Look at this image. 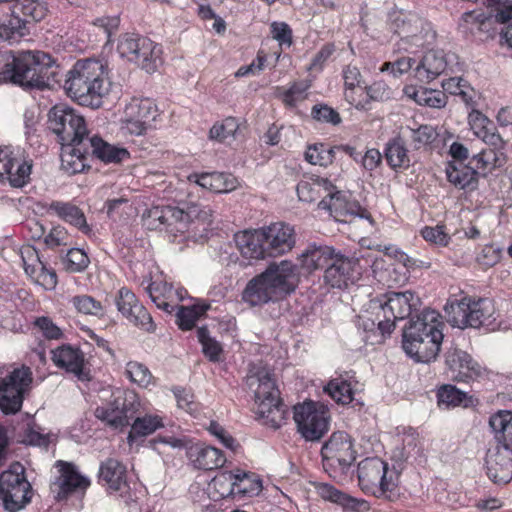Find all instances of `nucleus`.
Instances as JSON below:
<instances>
[{"instance_id":"f257e3e1","label":"nucleus","mask_w":512,"mask_h":512,"mask_svg":"<svg viewBox=\"0 0 512 512\" xmlns=\"http://www.w3.org/2000/svg\"><path fill=\"white\" fill-rule=\"evenodd\" d=\"M61 70L55 60L43 51H22L3 66L0 78L25 90H44L60 83Z\"/></svg>"},{"instance_id":"f03ea898","label":"nucleus","mask_w":512,"mask_h":512,"mask_svg":"<svg viewBox=\"0 0 512 512\" xmlns=\"http://www.w3.org/2000/svg\"><path fill=\"white\" fill-rule=\"evenodd\" d=\"M441 315L435 310L424 309L416 316L410 317L402 331V348L416 362L434 361L443 341Z\"/></svg>"},{"instance_id":"7ed1b4c3","label":"nucleus","mask_w":512,"mask_h":512,"mask_svg":"<svg viewBox=\"0 0 512 512\" xmlns=\"http://www.w3.org/2000/svg\"><path fill=\"white\" fill-rule=\"evenodd\" d=\"M299 283L298 267L292 261L271 262L246 285L242 299L251 306H261L293 293Z\"/></svg>"},{"instance_id":"20e7f679","label":"nucleus","mask_w":512,"mask_h":512,"mask_svg":"<svg viewBox=\"0 0 512 512\" xmlns=\"http://www.w3.org/2000/svg\"><path fill=\"white\" fill-rule=\"evenodd\" d=\"M106 65L100 60H78L66 74L64 89L80 105L98 108L108 92Z\"/></svg>"},{"instance_id":"39448f33","label":"nucleus","mask_w":512,"mask_h":512,"mask_svg":"<svg viewBox=\"0 0 512 512\" xmlns=\"http://www.w3.org/2000/svg\"><path fill=\"white\" fill-rule=\"evenodd\" d=\"M246 384L254 392L257 414L266 424L275 429L279 428L286 418L287 410L269 369L262 365L251 367Z\"/></svg>"},{"instance_id":"423d86ee","label":"nucleus","mask_w":512,"mask_h":512,"mask_svg":"<svg viewBox=\"0 0 512 512\" xmlns=\"http://www.w3.org/2000/svg\"><path fill=\"white\" fill-rule=\"evenodd\" d=\"M447 321L453 327L493 329L496 320L495 306L488 298L462 297L460 300H449L445 306Z\"/></svg>"},{"instance_id":"0eeeda50","label":"nucleus","mask_w":512,"mask_h":512,"mask_svg":"<svg viewBox=\"0 0 512 512\" xmlns=\"http://www.w3.org/2000/svg\"><path fill=\"white\" fill-rule=\"evenodd\" d=\"M358 479L361 488L377 498L395 501L400 492L397 474L378 457L366 458L358 464Z\"/></svg>"},{"instance_id":"6e6552de","label":"nucleus","mask_w":512,"mask_h":512,"mask_svg":"<svg viewBox=\"0 0 512 512\" xmlns=\"http://www.w3.org/2000/svg\"><path fill=\"white\" fill-rule=\"evenodd\" d=\"M376 313L377 327L382 336H389L395 329L396 322L404 320L417 312L421 307V300L412 291L390 292L384 296Z\"/></svg>"},{"instance_id":"1a4fd4ad","label":"nucleus","mask_w":512,"mask_h":512,"mask_svg":"<svg viewBox=\"0 0 512 512\" xmlns=\"http://www.w3.org/2000/svg\"><path fill=\"white\" fill-rule=\"evenodd\" d=\"M31 497V484L19 462L13 463L0 474V499L6 511L18 512L31 501Z\"/></svg>"},{"instance_id":"9d476101","label":"nucleus","mask_w":512,"mask_h":512,"mask_svg":"<svg viewBox=\"0 0 512 512\" xmlns=\"http://www.w3.org/2000/svg\"><path fill=\"white\" fill-rule=\"evenodd\" d=\"M324 470L333 478L346 473L356 459V451L350 435L344 431L331 434L321 448Z\"/></svg>"},{"instance_id":"9b49d317","label":"nucleus","mask_w":512,"mask_h":512,"mask_svg":"<svg viewBox=\"0 0 512 512\" xmlns=\"http://www.w3.org/2000/svg\"><path fill=\"white\" fill-rule=\"evenodd\" d=\"M139 408L138 395L131 390H122L114 394L112 401L97 407L94 415L109 427L122 430L130 425Z\"/></svg>"},{"instance_id":"f8f14e48","label":"nucleus","mask_w":512,"mask_h":512,"mask_svg":"<svg viewBox=\"0 0 512 512\" xmlns=\"http://www.w3.org/2000/svg\"><path fill=\"white\" fill-rule=\"evenodd\" d=\"M48 127L57 135L61 145L89 137L83 116L65 104L50 109Z\"/></svg>"},{"instance_id":"ddd939ff","label":"nucleus","mask_w":512,"mask_h":512,"mask_svg":"<svg viewBox=\"0 0 512 512\" xmlns=\"http://www.w3.org/2000/svg\"><path fill=\"white\" fill-rule=\"evenodd\" d=\"M32 380V371L27 366L15 368L0 378V410L4 414H16L21 410Z\"/></svg>"},{"instance_id":"4468645a","label":"nucleus","mask_w":512,"mask_h":512,"mask_svg":"<svg viewBox=\"0 0 512 512\" xmlns=\"http://www.w3.org/2000/svg\"><path fill=\"white\" fill-rule=\"evenodd\" d=\"M294 420L306 441H319L329 429L328 412L313 402L294 406Z\"/></svg>"},{"instance_id":"2eb2a0df","label":"nucleus","mask_w":512,"mask_h":512,"mask_svg":"<svg viewBox=\"0 0 512 512\" xmlns=\"http://www.w3.org/2000/svg\"><path fill=\"white\" fill-rule=\"evenodd\" d=\"M32 160L20 148H0V181H7L14 188H22L30 181Z\"/></svg>"},{"instance_id":"dca6fc26","label":"nucleus","mask_w":512,"mask_h":512,"mask_svg":"<svg viewBox=\"0 0 512 512\" xmlns=\"http://www.w3.org/2000/svg\"><path fill=\"white\" fill-rule=\"evenodd\" d=\"M460 70L459 57L455 53L431 49L417 63L414 72L419 81L429 83L442 74Z\"/></svg>"},{"instance_id":"f3484780","label":"nucleus","mask_w":512,"mask_h":512,"mask_svg":"<svg viewBox=\"0 0 512 512\" xmlns=\"http://www.w3.org/2000/svg\"><path fill=\"white\" fill-rule=\"evenodd\" d=\"M318 208L326 210L335 220L347 222V217H359L373 222L370 213L356 200L350 199V195L339 191L332 184L328 194L318 203Z\"/></svg>"},{"instance_id":"a211bd4d","label":"nucleus","mask_w":512,"mask_h":512,"mask_svg":"<svg viewBox=\"0 0 512 512\" xmlns=\"http://www.w3.org/2000/svg\"><path fill=\"white\" fill-rule=\"evenodd\" d=\"M118 311L136 327L153 333L156 325L147 309L138 301L136 295L128 288L122 287L116 297Z\"/></svg>"},{"instance_id":"6ab92c4d","label":"nucleus","mask_w":512,"mask_h":512,"mask_svg":"<svg viewBox=\"0 0 512 512\" xmlns=\"http://www.w3.org/2000/svg\"><path fill=\"white\" fill-rule=\"evenodd\" d=\"M56 467L59 468L60 475L52 483L51 491L58 501L67 499L72 493L83 492L89 487L90 480L81 475L74 464L59 460Z\"/></svg>"},{"instance_id":"aec40b11","label":"nucleus","mask_w":512,"mask_h":512,"mask_svg":"<svg viewBox=\"0 0 512 512\" xmlns=\"http://www.w3.org/2000/svg\"><path fill=\"white\" fill-rule=\"evenodd\" d=\"M488 478L497 485H505L512 480V449L501 445L488 448L485 458Z\"/></svg>"},{"instance_id":"412c9836","label":"nucleus","mask_w":512,"mask_h":512,"mask_svg":"<svg viewBox=\"0 0 512 512\" xmlns=\"http://www.w3.org/2000/svg\"><path fill=\"white\" fill-rule=\"evenodd\" d=\"M357 261L337 251L324 271V282L332 288L342 289L354 283Z\"/></svg>"},{"instance_id":"4be33fe9","label":"nucleus","mask_w":512,"mask_h":512,"mask_svg":"<svg viewBox=\"0 0 512 512\" xmlns=\"http://www.w3.org/2000/svg\"><path fill=\"white\" fill-rule=\"evenodd\" d=\"M61 146V167L66 173L74 175L90 167L89 137Z\"/></svg>"},{"instance_id":"5701e85b","label":"nucleus","mask_w":512,"mask_h":512,"mask_svg":"<svg viewBox=\"0 0 512 512\" xmlns=\"http://www.w3.org/2000/svg\"><path fill=\"white\" fill-rule=\"evenodd\" d=\"M265 233L266 249L269 257H278L295 246V231L290 225L277 222L262 228Z\"/></svg>"},{"instance_id":"b1692460","label":"nucleus","mask_w":512,"mask_h":512,"mask_svg":"<svg viewBox=\"0 0 512 512\" xmlns=\"http://www.w3.org/2000/svg\"><path fill=\"white\" fill-rule=\"evenodd\" d=\"M11 22L19 20L22 24L19 31L20 38L29 33L27 24L41 21L47 13V7L40 0H13L8 7Z\"/></svg>"},{"instance_id":"393cba45","label":"nucleus","mask_w":512,"mask_h":512,"mask_svg":"<svg viewBox=\"0 0 512 512\" xmlns=\"http://www.w3.org/2000/svg\"><path fill=\"white\" fill-rule=\"evenodd\" d=\"M445 363L450 377L459 382H468L480 374V366L472 357L458 348H450L445 354Z\"/></svg>"},{"instance_id":"a878e982","label":"nucleus","mask_w":512,"mask_h":512,"mask_svg":"<svg viewBox=\"0 0 512 512\" xmlns=\"http://www.w3.org/2000/svg\"><path fill=\"white\" fill-rule=\"evenodd\" d=\"M265 233L261 229L244 230L234 236L236 246L242 257L252 260L264 259L268 256Z\"/></svg>"},{"instance_id":"bb28decb","label":"nucleus","mask_w":512,"mask_h":512,"mask_svg":"<svg viewBox=\"0 0 512 512\" xmlns=\"http://www.w3.org/2000/svg\"><path fill=\"white\" fill-rule=\"evenodd\" d=\"M187 458L196 469L213 470L222 467L225 457L221 450L205 446L203 444H192L187 447Z\"/></svg>"},{"instance_id":"cd10ccee","label":"nucleus","mask_w":512,"mask_h":512,"mask_svg":"<svg viewBox=\"0 0 512 512\" xmlns=\"http://www.w3.org/2000/svg\"><path fill=\"white\" fill-rule=\"evenodd\" d=\"M358 381L355 373L346 371L335 378H332L325 386L324 392L336 403L347 405L354 400L355 387Z\"/></svg>"},{"instance_id":"c85d7f7f","label":"nucleus","mask_w":512,"mask_h":512,"mask_svg":"<svg viewBox=\"0 0 512 512\" xmlns=\"http://www.w3.org/2000/svg\"><path fill=\"white\" fill-rule=\"evenodd\" d=\"M337 251L327 245L309 243L299 255L301 267L307 272L326 268Z\"/></svg>"},{"instance_id":"c756f323","label":"nucleus","mask_w":512,"mask_h":512,"mask_svg":"<svg viewBox=\"0 0 512 512\" xmlns=\"http://www.w3.org/2000/svg\"><path fill=\"white\" fill-rule=\"evenodd\" d=\"M47 212L75 226L84 234H89L92 231L83 211L71 202L52 201L47 207Z\"/></svg>"},{"instance_id":"7c9ffc66","label":"nucleus","mask_w":512,"mask_h":512,"mask_svg":"<svg viewBox=\"0 0 512 512\" xmlns=\"http://www.w3.org/2000/svg\"><path fill=\"white\" fill-rule=\"evenodd\" d=\"M89 148L92 157L105 163H121L130 158L126 148L111 145L97 135L89 136Z\"/></svg>"},{"instance_id":"2f4dec72","label":"nucleus","mask_w":512,"mask_h":512,"mask_svg":"<svg viewBox=\"0 0 512 512\" xmlns=\"http://www.w3.org/2000/svg\"><path fill=\"white\" fill-rule=\"evenodd\" d=\"M52 361L57 367L75 374L79 379L82 378L84 357L79 349L62 345L52 350Z\"/></svg>"},{"instance_id":"473e14b6","label":"nucleus","mask_w":512,"mask_h":512,"mask_svg":"<svg viewBox=\"0 0 512 512\" xmlns=\"http://www.w3.org/2000/svg\"><path fill=\"white\" fill-rule=\"evenodd\" d=\"M183 217V210L171 206H154L143 215L144 225L149 230L173 226V221Z\"/></svg>"},{"instance_id":"72a5a7b5","label":"nucleus","mask_w":512,"mask_h":512,"mask_svg":"<svg viewBox=\"0 0 512 512\" xmlns=\"http://www.w3.org/2000/svg\"><path fill=\"white\" fill-rule=\"evenodd\" d=\"M99 479L113 491L126 486V467L117 459L108 458L101 463Z\"/></svg>"},{"instance_id":"f704fd0d","label":"nucleus","mask_w":512,"mask_h":512,"mask_svg":"<svg viewBox=\"0 0 512 512\" xmlns=\"http://www.w3.org/2000/svg\"><path fill=\"white\" fill-rule=\"evenodd\" d=\"M489 425L494 433L496 443L512 449V412L500 410L489 419Z\"/></svg>"},{"instance_id":"c9c22d12","label":"nucleus","mask_w":512,"mask_h":512,"mask_svg":"<svg viewBox=\"0 0 512 512\" xmlns=\"http://www.w3.org/2000/svg\"><path fill=\"white\" fill-rule=\"evenodd\" d=\"M195 178V183L199 186L209 189L217 193H227L237 187V179L227 173H202L200 175L194 174L190 177Z\"/></svg>"},{"instance_id":"e433bc0d","label":"nucleus","mask_w":512,"mask_h":512,"mask_svg":"<svg viewBox=\"0 0 512 512\" xmlns=\"http://www.w3.org/2000/svg\"><path fill=\"white\" fill-rule=\"evenodd\" d=\"M332 182L327 178L311 177L307 180H301L296 187L297 195L300 201L314 202L317 199H323V196L331 190Z\"/></svg>"},{"instance_id":"4c0bfd02","label":"nucleus","mask_w":512,"mask_h":512,"mask_svg":"<svg viewBox=\"0 0 512 512\" xmlns=\"http://www.w3.org/2000/svg\"><path fill=\"white\" fill-rule=\"evenodd\" d=\"M445 173L447 180L459 189H473L477 184V171L463 163L449 162Z\"/></svg>"},{"instance_id":"58836bf2","label":"nucleus","mask_w":512,"mask_h":512,"mask_svg":"<svg viewBox=\"0 0 512 512\" xmlns=\"http://www.w3.org/2000/svg\"><path fill=\"white\" fill-rule=\"evenodd\" d=\"M144 46L147 48L145 51L141 48V45H139V49L135 52L137 59H131L130 62L136 64L147 73H154L163 63L161 57L162 49L149 38L148 44L145 43Z\"/></svg>"},{"instance_id":"ea45409f","label":"nucleus","mask_w":512,"mask_h":512,"mask_svg":"<svg viewBox=\"0 0 512 512\" xmlns=\"http://www.w3.org/2000/svg\"><path fill=\"white\" fill-rule=\"evenodd\" d=\"M126 117H134L139 119L148 127L152 126L156 118L159 116L156 104L149 98L137 99L134 98L126 105L124 110Z\"/></svg>"},{"instance_id":"a19ab883","label":"nucleus","mask_w":512,"mask_h":512,"mask_svg":"<svg viewBox=\"0 0 512 512\" xmlns=\"http://www.w3.org/2000/svg\"><path fill=\"white\" fill-rule=\"evenodd\" d=\"M162 427H164V423L158 415L146 414L142 417H136L131 424L127 441L129 444H132L137 438L151 435Z\"/></svg>"},{"instance_id":"79ce46f5","label":"nucleus","mask_w":512,"mask_h":512,"mask_svg":"<svg viewBox=\"0 0 512 512\" xmlns=\"http://www.w3.org/2000/svg\"><path fill=\"white\" fill-rule=\"evenodd\" d=\"M404 141L400 137L390 139L386 143L384 155L392 169L408 167L410 159Z\"/></svg>"},{"instance_id":"37998d69","label":"nucleus","mask_w":512,"mask_h":512,"mask_svg":"<svg viewBox=\"0 0 512 512\" xmlns=\"http://www.w3.org/2000/svg\"><path fill=\"white\" fill-rule=\"evenodd\" d=\"M406 93L414 101L423 106L431 108H443L447 104V96L443 91L432 90L427 88H408Z\"/></svg>"},{"instance_id":"c03bdc74","label":"nucleus","mask_w":512,"mask_h":512,"mask_svg":"<svg viewBox=\"0 0 512 512\" xmlns=\"http://www.w3.org/2000/svg\"><path fill=\"white\" fill-rule=\"evenodd\" d=\"M235 480V496H254L262 490V482L254 473L237 469L234 471Z\"/></svg>"},{"instance_id":"a18cd8bd","label":"nucleus","mask_w":512,"mask_h":512,"mask_svg":"<svg viewBox=\"0 0 512 512\" xmlns=\"http://www.w3.org/2000/svg\"><path fill=\"white\" fill-rule=\"evenodd\" d=\"M148 44V38L135 33L122 34L117 43V53L123 59L131 61L136 58V50L139 49V45L144 50L147 49L144 45Z\"/></svg>"},{"instance_id":"49530a36","label":"nucleus","mask_w":512,"mask_h":512,"mask_svg":"<svg viewBox=\"0 0 512 512\" xmlns=\"http://www.w3.org/2000/svg\"><path fill=\"white\" fill-rule=\"evenodd\" d=\"M490 4H497V13L494 15L496 22L503 24L501 38L512 48V3L509 0H489Z\"/></svg>"},{"instance_id":"de8ad7c7","label":"nucleus","mask_w":512,"mask_h":512,"mask_svg":"<svg viewBox=\"0 0 512 512\" xmlns=\"http://www.w3.org/2000/svg\"><path fill=\"white\" fill-rule=\"evenodd\" d=\"M234 471H222L210 482L209 488L216 494L215 499L235 497Z\"/></svg>"},{"instance_id":"09e8293b","label":"nucleus","mask_w":512,"mask_h":512,"mask_svg":"<svg viewBox=\"0 0 512 512\" xmlns=\"http://www.w3.org/2000/svg\"><path fill=\"white\" fill-rule=\"evenodd\" d=\"M466 401L467 394L453 385H443L437 392V403L440 408L467 406Z\"/></svg>"},{"instance_id":"8fccbe9b","label":"nucleus","mask_w":512,"mask_h":512,"mask_svg":"<svg viewBox=\"0 0 512 512\" xmlns=\"http://www.w3.org/2000/svg\"><path fill=\"white\" fill-rule=\"evenodd\" d=\"M336 147H327L318 143L310 145L305 152V159L313 165L328 166L334 160Z\"/></svg>"},{"instance_id":"3c124183","label":"nucleus","mask_w":512,"mask_h":512,"mask_svg":"<svg viewBox=\"0 0 512 512\" xmlns=\"http://www.w3.org/2000/svg\"><path fill=\"white\" fill-rule=\"evenodd\" d=\"M424 29L411 39L407 40V44H399V49H403L409 53H415L419 48H425L433 45L436 40V32L432 26H424Z\"/></svg>"},{"instance_id":"603ef678","label":"nucleus","mask_w":512,"mask_h":512,"mask_svg":"<svg viewBox=\"0 0 512 512\" xmlns=\"http://www.w3.org/2000/svg\"><path fill=\"white\" fill-rule=\"evenodd\" d=\"M70 302L77 312L84 315L101 316L103 307L100 301L90 295H77L71 298Z\"/></svg>"},{"instance_id":"864d4df0","label":"nucleus","mask_w":512,"mask_h":512,"mask_svg":"<svg viewBox=\"0 0 512 512\" xmlns=\"http://www.w3.org/2000/svg\"><path fill=\"white\" fill-rule=\"evenodd\" d=\"M125 373L132 382L143 388H147L153 381L148 367L137 361L128 362Z\"/></svg>"},{"instance_id":"5fc2aeb1","label":"nucleus","mask_w":512,"mask_h":512,"mask_svg":"<svg viewBox=\"0 0 512 512\" xmlns=\"http://www.w3.org/2000/svg\"><path fill=\"white\" fill-rule=\"evenodd\" d=\"M197 338L202 345L204 355L208 357L210 361H218L222 353V346L218 341L210 337L206 327L203 326L197 329Z\"/></svg>"},{"instance_id":"6e6d98bb","label":"nucleus","mask_w":512,"mask_h":512,"mask_svg":"<svg viewBox=\"0 0 512 512\" xmlns=\"http://www.w3.org/2000/svg\"><path fill=\"white\" fill-rule=\"evenodd\" d=\"M206 308L191 306L178 307V311L176 313L177 324L182 330H190L195 326L196 321L199 317L205 312Z\"/></svg>"},{"instance_id":"4d7b16f0","label":"nucleus","mask_w":512,"mask_h":512,"mask_svg":"<svg viewBox=\"0 0 512 512\" xmlns=\"http://www.w3.org/2000/svg\"><path fill=\"white\" fill-rule=\"evenodd\" d=\"M65 269L69 272H81L87 268L89 258L87 254L79 248H72L68 250L66 256L63 258Z\"/></svg>"},{"instance_id":"13d9d810","label":"nucleus","mask_w":512,"mask_h":512,"mask_svg":"<svg viewBox=\"0 0 512 512\" xmlns=\"http://www.w3.org/2000/svg\"><path fill=\"white\" fill-rule=\"evenodd\" d=\"M344 85L346 87L345 99L350 103L354 104L355 98L353 90L356 87H360L362 83V76L359 69L355 66H347L343 70Z\"/></svg>"},{"instance_id":"bf43d9fd","label":"nucleus","mask_w":512,"mask_h":512,"mask_svg":"<svg viewBox=\"0 0 512 512\" xmlns=\"http://www.w3.org/2000/svg\"><path fill=\"white\" fill-rule=\"evenodd\" d=\"M238 129L236 119L226 118L221 124H214L210 129V138L218 141H224L229 137H233Z\"/></svg>"},{"instance_id":"052dcab7","label":"nucleus","mask_w":512,"mask_h":512,"mask_svg":"<svg viewBox=\"0 0 512 512\" xmlns=\"http://www.w3.org/2000/svg\"><path fill=\"white\" fill-rule=\"evenodd\" d=\"M21 26L22 24H20L19 20L11 22L8 14H0V40L18 41Z\"/></svg>"},{"instance_id":"680f3d73","label":"nucleus","mask_w":512,"mask_h":512,"mask_svg":"<svg viewBox=\"0 0 512 512\" xmlns=\"http://www.w3.org/2000/svg\"><path fill=\"white\" fill-rule=\"evenodd\" d=\"M422 237L435 245L447 246L451 240L450 236L444 231V226L437 225L435 227L425 226L421 230Z\"/></svg>"},{"instance_id":"e2e57ef3","label":"nucleus","mask_w":512,"mask_h":512,"mask_svg":"<svg viewBox=\"0 0 512 512\" xmlns=\"http://www.w3.org/2000/svg\"><path fill=\"white\" fill-rule=\"evenodd\" d=\"M468 123L474 134L480 138L490 127L493 128V122L478 110H472L468 115Z\"/></svg>"},{"instance_id":"0e129e2a","label":"nucleus","mask_w":512,"mask_h":512,"mask_svg":"<svg viewBox=\"0 0 512 512\" xmlns=\"http://www.w3.org/2000/svg\"><path fill=\"white\" fill-rule=\"evenodd\" d=\"M208 431L216 437L224 447L231 451L236 452L240 447L239 443L219 423L212 421L208 427Z\"/></svg>"},{"instance_id":"69168bd1","label":"nucleus","mask_w":512,"mask_h":512,"mask_svg":"<svg viewBox=\"0 0 512 512\" xmlns=\"http://www.w3.org/2000/svg\"><path fill=\"white\" fill-rule=\"evenodd\" d=\"M366 94L372 101L383 102L392 98L391 88L383 81H375L373 84L365 87Z\"/></svg>"},{"instance_id":"338daca9","label":"nucleus","mask_w":512,"mask_h":512,"mask_svg":"<svg viewBox=\"0 0 512 512\" xmlns=\"http://www.w3.org/2000/svg\"><path fill=\"white\" fill-rule=\"evenodd\" d=\"M314 119L324 123L337 125L341 122L339 113L327 105H315L311 112Z\"/></svg>"},{"instance_id":"774afa93","label":"nucleus","mask_w":512,"mask_h":512,"mask_svg":"<svg viewBox=\"0 0 512 512\" xmlns=\"http://www.w3.org/2000/svg\"><path fill=\"white\" fill-rule=\"evenodd\" d=\"M105 207L108 217L116 220L117 218H121L122 214L126 212L127 209H131V204L127 198L119 197L108 199L105 202Z\"/></svg>"}]
</instances>
